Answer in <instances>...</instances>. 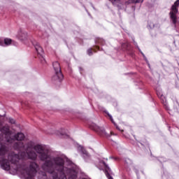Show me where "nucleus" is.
<instances>
[{"label": "nucleus", "mask_w": 179, "mask_h": 179, "mask_svg": "<svg viewBox=\"0 0 179 179\" xmlns=\"http://www.w3.org/2000/svg\"><path fill=\"white\" fill-rule=\"evenodd\" d=\"M80 70L82 71V68H80Z\"/></svg>", "instance_id": "a878e982"}, {"label": "nucleus", "mask_w": 179, "mask_h": 179, "mask_svg": "<svg viewBox=\"0 0 179 179\" xmlns=\"http://www.w3.org/2000/svg\"><path fill=\"white\" fill-rule=\"evenodd\" d=\"M0 45H3V41H2V40L0 39Z\"/></svg>", "instance_id": "4be33fe9"}, {"label": "nucleus", "mask_w": 179, "mask_h": 179, "mask_svg": "<svg viewBox=\"0 0 179 179\" xmlns=\"http://www.w3.org/2000/svg\"><path fill=\"white\" fill-rule=\"evenodd\" d=\"M103 166H105L106 167V171H105V174L106 175V177L108 179H113L111 176H110V173H111V169H110V167L108 166V165H107V164H106V162H102Z\"/></svg>", "instance_id": "9d476101"}, {"label": "nucleus", "mask_w": 179, "mask_h": 179, "mask_svg": "<svg viewBox=\"0 0 179 179\" xmlns=\"http://www.w3.org/2000/svg\"><path fill=\"white\" fill-rule=\"evenodd\" d=\"M33 44L38 54H39V55H43V52H44V50H43V48H41V46L40 45V43L36 42L35 43H33Z\"/></svg>", "instance_id": "1a4fd4ad"}, {"label": "nucleus", "mask_w": 179, "mask_h": 179, "mask_svg": "<svg viewBox=\"0 0 179 179\" xmlns=\"http://www.w3.org/2000/svg\"><path fill=\"white\" fill-rule=\"evenodd\" d=\"M134 43L135 45H136L137 43H136V42H135V41H134Z\"/></svg>", "instance_id": "5701e85b"}, {"label": "nucleus", "mask_w": 179, "mask_h": 179, "mask_svg": "<svg viewBox=\"0 0 179 179\" xmlns=\"http://www.w3.org/2000/svg\"><path fill=\"white\" fill-rule=\"evenodd\" d=\"M63 159V169L61 171L57 170L55 168L53 169V172L49 173V174H53V179H76V165L72 162V161L66 159L65 157L60 156Z\"/></svg>", "instance_id": "f03ea898"}, {"label": "nucleus", "mask_w": 179, "mask_h": 179, "mask_svg": "<svg viewBox=\"0 0 179 179\" xmlns=\"http://www.w3.org/2000/svg\"><path fill=\"white\" fill-rule=\"evenodd\" d=\"M52 66L55 71V75L52 77V80L54 82H62L64 75L61 71V65L58 62H55L52 64Z\"/></svg>", "instance_id": "7ed1b4c3"}, {"label": "nucleus", "mask_w": 179, "mask_h": 179, "mask_svg": "<svg viewBox=\"0 0 179 179\" xmlns=\"http://www.w3.org/2000/svg\"><path fill=\"white\" fill-rule=\"evenodd\" d=\"M4 44L6 45H10V44H12V39H10V38H5L4 39Z\"/></svg>", "instance_id": "4468645a"}, {"label": "nucleus", "mask_w": 179, "mask_h": 179, "mask_svg": "<svg viewBox=\"0 0 179 179\" xmlns=\"http://www.w3.org/2000/svg\"><path fill=\"white\" fill-rule=\"evenodd\" d=\"M148 27H149V29H154L155 28V24L152 21H150L148 22Z\"/></svg>", "instance_id": "f3484780"}, {"label": "nucleus", "mask_w": 179, "mask_h": 179, "mask_svg": "<svg viewBox=\"0 0 179 179\" xmlns=\"http://www.w3.org/2000/svg\"><path fill=\"white\" fill-rule=\"evenodd\" d=\"M92 129H94V131H96V129H97L98 132H100L101 134L104 135L105 136H110V135L107 134V132H106V129H104L103 127H99L95 126V127H91Z\"/></svg>", "instance_id": "6e6552de"}, {"label": "nucleus", "mask_w": 179, "mask_h": 179, "mask_svg": "<svg viewBox=\"0 0 179 179\" xmlns=\"http://www.w3.org/2000/svg\"><path fill=\"white\" fill-rule=\"evenodd\" d=\"M88 55H93V51L92 50V48H90L87 51Z\"/></svg>", "instance_id": "6ab92c4d"}, {"label": "nucleus", "mask_w": 179, "mask_h": 179, "mask_svg": "<svg viewBox=\"0 0 179 179\" xmlns=\"http://www.w3.org/2000/svg\"><path fill=\"white\" fill-rule=\"evenodd\" d=\"M8 152V149H6V146L0 143V156H3Z\"/></svg>", "instance_id": "9b49d317"}, {"label": "nucleus", "mask_w": 179, "mask_h": 179, "mask_svg": "<svg viewBox=\"0 0 179 179\" xmlns=\"http://www.w3.org/2000/svg\"><path fill=\"white\" fill-rule=\"evenodd\" d=\"M129 3H139L143 2V0H129Z\"/></svg>", "instance_id": "2eb2a0df"}, {"label": "nucleus", "mask_w": 179, "mask_h": 179, "mask_svg": "<svg viewBox=\"0 0 179 179\" xmlns=\"http://www.w3.org/2000/svg\"><path fill=\"white\" fill-rule=\"evenodd\" d=\"M113 5L117 6V8H121V1L120 0H109Z\"/></svg>", "instance_id": "f8f14e48"}, {"label": "nucleus", "mask_w": 179, "mask_h": 179, "mask_svg": "<svg viewBox=\"0 0 179 179\" xmlns=\"http://www.w3.org/2000/svg\"><path fill=\"white\" fill-rule=\"evenodd\" d=\"M9 122L10 124H15V121L13 118H9Z\"/></svg>", "instance_id": "412c9836"}, {"label": "nucleus", "mask_w": 179, "mask_h": 179, "mask_svg": "<svg viewBox=\"0 0 179 179\" xmlns=\"http://www.w3.org/2000/svg\"><path fill=\"white\" fill-rule=\"evenodd\" d=\"M106 114L110 117V121H112V122H113V124H114V120L113 119V116H111V115H110V113H108V112H106Z\"/></svg>", "instance_id": "aec40b11"}, {"label": "nucleus", "mask_w": 179, "mask_h": 179, "mask_svg": "<svg viewBox=\"0 0 179 179\" xmlns=\"http://www.w3.org/2000/svg\"><path fill=\"white\" fill-rule=\"evenodd\" d=\"M1 166L3 170H6V171L10 170V164H9V161H8L7 159H1Z\"/></svg>", "instance_id": "423d86ee"}, {"label": "nucleus", "mask_w": 179, "mask_h": 179, "mask_svg": "<svg viewBox=\"0 0 179 179\" xmlns=\"http://www.w3.org/2000/svg\"><path fill=\"white\" fill-rule=\"evenodd\" d=\"M124 162L127 164H132V161L129 158H126Z\"/></svg>", "instance_id": "a211bd4d"}, {"label": "nucleus", "mask_w": 179, "mask_h": 179, "mask_svg": "<svg viewBox=\"0 0 179 179\" xmlns=\"http://www.w3.org/2000/svg\"><path fill=\"white\" fill-rule=\"evenodd\" d=\"M178 5H179V0H177L174 4L172 6L171 12L169 13V15L171 17V20H172V22L173 24H176L177 23V14L178 13Z\"/></svg>", "instance_id": "20e7f679"}, {"label": "nucleus", "mask_w": 179, "mask_h": 179, "mask_svg": "<svg viewBox=\"0 0 179 179\" xmlns=\"http://www.w3.org/2000/svg\"><path fill=\"white\" fill-rule=\"evenodd\" d=\"M78 149L79 152H81L82 156L85 159V160H87L90 159V155H89L87 151L85 150V148H83L82 146L80 145Z\"/></svg>", "instance_id": "0eeeda50"}, {"label": "nucleus", "mask_w": 179, "mask_h": 179, "mask_svg": "<svg viewBox=\"0 0 179 179\" xmlns=\"http://www.w3.org/2000/svg\"><path fill=\"white\" fill-rule=\"evenodd\" d=\"M19 38L20 40H26L27 38V32H20L19 34Z\"/></svg>", "instance_id": "ddd939ff"}, {"label": "nucleus", "mask_w": 179, "mask_h": 179, "mask_svg": "<svg viewBox=\"0 0 179 179\" xmlns=\"http://www.w3.org/2000/svg\"><path fill=\"white\" fill-rule=\"evenodd\" d=\"M41 176H38V179H47V175L45 172H41Z\"/></svg>", "instance_id": "dca6fc26"}, {"label": "nucleus", "mask_w": 179, "mask_h": 179, "mask_svg": "<svg viewBox=\"0 0 179 179\" xmlns=\"http://www.w3.org/2000/svg\"><path fill=\"white\" fill-rule=\"evenodd\" d=\"M0 131L1 134H4L6 140L8 143H12V142L15 141L12 138V131H10L9 126L5 125L0 129Z\"/></svg>", "instance_id": "39448f33"}, {"label": "nucleus", "mask_w": 179, "mask_h": 179, "mask_svg": "<svg viewBox=\"0 0 179 179\" xmlns=\"http://www.w3.org/2000/svg\"><path fill=\"white\" fill-rule=\"evenodd\" d=\"M12 139H14L13 148L15 150H22L24 149L25 151L20 152L17 154H11L8 155V160L14 164L15 171H20L22 170V174L25 179H34V176L37 173L38 165L36 162H31L29 168L19 165V160H24L29 159L30 160H37V155L38 159L41 162H45L42 165V169L47 173H53L54 169L61 171L64 169V159L62 157H51L50 150L45 146L40 144L34 145L33 142L29 141L24 145L22 141L24 140V134L23 133H17Z\"/></svg>", "instance_id": "f257e3e1"}, {"label": "nucleus", "mask_w": 179, "mask_h": 179, "mask_svg": "<svg viewBox=\"0 0 179 179\" xmlns=\"http://www.w3.org/2000/svg\"><path fill=\"white\" fill-rule=\"evenodd\" d=\"M142 55H143V57H145V55H143V53H142Z\"/></svg>", "instance_id": "393cba45"}, {"label": "nucleus", "mask_w": 179, "mask_h": 179, "mask_svg": "<svg viewBox=\"0 0 179 179\" xmlns=\"http://www.w3.org/2000/svg\"><path fill=\"white\" fill-rule=\"evenodd\" d=\"M116 128H117V129H120L118 128V127H116Z\"/></svg>", "instance_id": "b1692460"}]
</instances>
